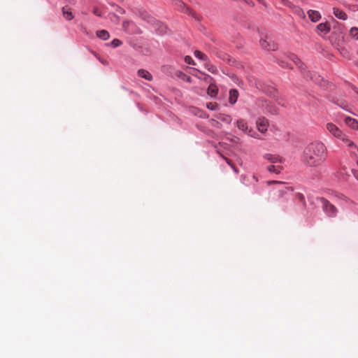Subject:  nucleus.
<instances>
[{"label": "nucleus", "mask_w": 358, "mask_h": 358, "mask_svg": "<svg viewBox=\"0 0 358 358\" xmlns=\"http://www.w3.org/2000/svg\"><path fill=\"white\" fill-rule=\"evenodd\" d=\"M218 92V88L215 85L210 84L208 88L207 93L211 97H215Z\"/></svg>", "instance_id": "obj_16"}, {"label": "nucleus", "mask_w": 358, "mask_h": 358, "mask_svg": "<svg viewBox=\"0 0 358 358\" xmlns=\"http://www.w3.org/2000/svg\"><path fill=\"white\" fill-rule=\"evenodd\" d=\"M267 169H268V171L269 172H273V173H280V171L282 170V166L271 165V166H268Z\"/></svg>", "instance_id": "obj_21"}, {"label": "nucleus", "mask_w": 358, "mask_h": 358, "mask_svg": "<svg viewBox=\"0 0 358 358\" xmlns=\"http://www.w3.org/2000/svg\"><path fill=\"white\" fill-rule=\"evenodd\" d=\"M267 184L268 185L271 184H275L276 185L275 190L279 198L282 197L285 194L287 193V192L292 191V188L289 187L286 183L283 182L269 180L267 182Z\"/></svg>", "instance_id": "obj_4"}, {"label": "nucleus", "mask_w": 358, "mask_h": 358, "mask_svg": "<svg viewBox=\"0 0 358 358\" xmlns=\"http://www.w3.org/2000/svg\"><path fill=\"white\" fill-rule=\"evenodd\" d=\"M187 81L189 82V83H191V78L190 77H187Z\"/></svg>", "instance_id": "obj_37"}, {"label": "nucleus", "mask_w": 358, "mask_h": 358, "mask_svg": "<svg viewBox=\"0 0 358 358\" xmlns=\"http://www.w3.org/2000/svg\"><path fill=\"white\" fill-rule=\"evenodd\" d=\"M206 68L208 69V71H210L212 73H217V68L210 64L209 62H207L205 64Z\"/></svg>", "instance_id": "obj_23"}, {"label": "nucleus", "mask_w": 358, "mask_h": 358, "mask_svg": "<svg viewBox=\"0 0 358 358\" xmlns=\"http://www.w3.org/2000/svg\"><path fill=\"white\" fill-rule=\"evenodd\" d=\"M308 17L311 20V21L315 22H317L321 17L320 13L317 10H310L308 12Z\"/></svg>", "instance_id": "obj_15"}, {"label": "nucleus", "mask_w": 358, "mask_h": 358, "mask_svg": "<svg viewBox=\"0 0 358 358\" xmlns=\"http://www.w3.org/2000/svg\"><path fill=\"white\" fill-rule=\"evenodd\" d=\"M318 200L321 202L323 211L328 217H334L337 215L336 208L326 199L321 197Z\"/></svg>", "instance_id": "obj_3"}, {"label": "nucleus", "mask_w": 358, "mask_h": 358, "mask_svg": "<svg viewBox=\"0 0 358 358\" xmlns=\"http://www.w3.org/2000/svg\"><path fill=\"white\" fill-rule=\"evenodd\" d=\"M268 122L265 118H260L257 121V127L261 133H265L267 131Z\"/></svg>", "instance_id": "obj_7"}, {"label": "nucleus", "mask_w": 358, "mask_h": 358, "mask_svg": "<svg viewBox=\"0 0 358 358\" xmlns=\"http://www.w3.org/2000/svg\"><path fill=\"white\" fill-rule=\"evenodd\" d=\"M93 13L96 15V16L101 17V12L99 10V8H94L93 10Z\"/></svg>", "instance_id": "obj_31"}, {"label": "nucleus", "mask_w": 358, "mask_h": 358, "mask_svg": "<svg viewBox=\"0 0 358 358\" xmlns=\"http://www.w3.org/2000/svg\"><path fill=\"white\" fill-rule=\"evenodd\" d=\"M231 167L233 169V170L236 173H238V169L234 166V165H231Z\"/></svg>", "instance_id": "obj_34"}, {"label": "nucleus", "mask_w": 358, "mask_h": 358, "mask_svg": "<svg viewBox=\"0 0 358 358\" xmlns=\"http://www.w3.org/2000/svg\"><path fill=\"white\" fill-rule=\"evenodd\" d=\"M317 29L320 34H326L329 31V27L327 23H320L317 26Z\"/></svg>", "instance_id": "obj_17"}, {"label": "nucleus", "mask_w": 358, "mask_h": 358, "mask_svg": "<svg viewBox=\"0 0 358 358\" xmlns=\"http://www.w3.org/2000/svg\"><path fill=\"white\" fill-rule=\"evenodd\" d=\"M194 56L196 58L203 60V61H206L208 59L207 56L204 53H203L202 52H201L199 50H196L194 52Z\"/></svg>", "instance_id": "obj_22"}, {"label": "nucleus", "mask_w": 358, "mask_h": 358, "mask_svg": "<svg viewBox=\"0 0 358 358\" xmlns=\"http://www.w3.org/2000/svg\"><path fill=\"white\" fill-rule=\"evenodd\" d=\"M138 76L149 81L152 80V76L151 73L145 69H139L138 71Z\"/></svg>", "instance_id": "obj_13"}, {"label": "nucleus", "mask_w": 358, "mask_h": 358, "mask_svg": "<svg viewBox=\"0 0 358 358\" xmlns=\"http://www.w3.org/2000/svg\"><path fill=\"white\" fill-rule=\"evenodd\" d=\"M224 160L227 162V163L230 166H231V165H234V164L231 163V162L229 159H227V158H226V157H224Z\"/></svg>", "instance_id": "obj_33"}, {"label": "nucleus", "mask_w": 358, "mask_h": 358, "mask_svg": "<svg viewBox=\"0 0 358 358\" xmlns=\"http://www.w3.org/2000/svg\"><path fill=\"white\" fill-rule=\"evenodd\" d=\"M328 150L321 141H313L303 149L301 161L307 166L316 168L323 164L327 158Z\"/></svg>", "instance_id": "obj_1"}, {"label": "nucleus", "mask_w": 358, "mask_h": 358, "mask_svg": "<svg viewBox=\"0 0 358 358\" xmlns=\"http://www.w3.org/2000/svg\"><path fill=\"white\" fill-rule=\"evenodd\" d=\"M350 35L355 38L358 39V28L357 27H352L350 30Z\"/></svg>", "instance_id": "obj_24"}, {"label": "nucleus", "mask_w": 358, "mask_h": 358, "mask_svg": "<svg viewBox=\"0 0 358 358\" xmlns=\"http://www.w3.org/2000/svg\"><path fill=\"white\" fill-rule=\"evenodd\" d=\"M357 165H358V160H357Z\"/></svg>", "instance_id": "obj_39"}, {"label": "nucleus", "mask_w": 358, "mask_h": 358, "mask_svg": "<svg viewBox=\"0 0 358 358\" xmlns=\"http://www.w3.org/2000/svg\"><path fill=\"white\" fill-rule=\"evenodd\" d=\"M92 52V54H93L96 57H97V58H98V59H99V60L102 64H106V62L105 60H103V59H101L99 57H98V55H96V52Z\"/></svg>", "instance_id": "obj_32"}, {"label": "nucleus", "mask_w": 358, "mask_h": 358, "mask_svg": "<svg viewBox=\"0 0 358 358\" xmlns=\"http://www.w3.org/2000/svg\"><path fill=\"white\" fill-rule=\"evenodd\" d=\"M260 3L264 4V0H257Z\"/></svg>", "instance_id": "obj_36"}, {"label": "nucleus", "mask_w": 358, "mask_h": 358, "mask_svg": "<svg viewBox=\"0 0 358 358\" xmlns=\"http://www.w3.org/2000/svg\"><path fill=\"white\" fill-rule=\"evenodd\" d=\"M263 157L271 163H282L283 159L277 155L270 153L265 154Z\"/></svg>", "instance_id": "obj_8"}, {"label": "nucleus", "mask_w": 358, "mask_h": 358, "mask_svg": "<svg viewBox=\"0 0 358 358\" xmlns=\"http://www.w3.org/2000/svg\"><path fill=\"white\" fill-rule=\"evenodd\" d=\"M327 130L334 137L341 139L345 142L349 147L354 146L353 142L350 141L347 136L344 134L342 131L334 124L329 122L326 124Z\"/></svg>", "instance_id": "obj_2"}, {"label": "nucleus", "mask_w": 358, "mask_h": 358, "mask_svg": "<svg viewBox=\"0 0 358 358\" xmlns=\"http://www.w3.org/2000/svg\"><path fill=\"white\" fill-rule=\"evenodd\" d=\"M185 62L187 64H193V65H194V64H195V63H194V62L193 59H192L190 56H186V57H185Z\"/></svg>", "instance_id": "obj_29"}, {"label": "nucleus", "mask_w": 358, "mask_h": 358, "mask_svg": "<svg viewBox=\"0 0 358 358\" xmlns=\"http://www.w3.org/2000/svg\"><path fill=\"white\" fill-rule=\"evenodd\" d=\"M238 92L236 89H232L229 91V102L234 105L236 103L238 97Z\"/></svg>", "instance_id": "obj_10"}, {"label": "nucleus", "mask_w": 358, "mask_h": 358, "mask_svg": "<svg viewBox=\"0 0 358 358\" xmlns=\"http://www.w3.org/2000/svg\"><path fill=\"white\" fill-rule=\"evenodd\" d=\"M252 178H253V179H255L256 181H257V180H257V177H256L255 176H253V177H252Z\"/></svg>", "instance_id": "obj_38"}, {"label": "nucleus", "mask_w": 358, "mask_h": 358, "mask_svg": "<svg viewBox=\"0 0 358 358\" xmlns=\"http://www.w3.org/2000/svg\"><path fill=\"white\" fill-rule=\"evenodd\" d=\"M236 125L239 129L242 130L244 132L248 133L250 136H252V134H250L251 132V131L248 130L247 123L243 120H238L236 122Z\"/></svg>", "instance_id": "obj_12"}, {"label": "nucleus", "mask_w": 358, "mask_h": 358, "mask_svg": "<svg viewBox=\"0 0 358 358\" xmlns=\"http://www.w3.org/2000/svg\"><path fill=\"white\" fill-rule=\"evenodd\" d=\"M207 108L211 110H216L218 108V105L215 102H210L207 103Z\"/></svg>", "instance_id": "obj_27"}, {"label": "nucleus", "mask_w": 358, "mask_h": 358, "mask_svg": "<svg viewBox=\"0 0 358 358\" xmlns=\"http://www.w3.org/2000/svg\"><path fill=\"white\" fill-rule=\"evenodd\" d=\"M122 44V41L119 39H113L111 42H110V45L113 48H117V47H119Z\"/></svg>", "instance_id": "obj_26"}, {"label": "nucleus", "mask_w": 358, "mask_h": 358, "mask_svg": "<svg viewBox=\"0 0 358 358\" xmlns=\"http://www.w3.org/2000/svg\"><path fill=\"white\" fill-rule=\"evenodd\" d=\"M63 15L67 20H71L73 18V15L69 8H63Z\"/></svg>", "instance_id": "obj_19"}, {"label": "nucleus", "mask_w": 358, "mask_h": 358, "mask_svg": "<svg viewBox=\"0 0 358 358\" xmlns=\"http://www.w3.org/2000/svg\"><path fill=\"white\" fill-rule=\"evenodd\" d=\"M345 124L353 129H358V120L348 117L345 119Z\"/></svg>", "instance_id": "obj_11"}, {"label": "nucleus", "mask_w": 358, "mask_h": 358, "mask_svg": "<svg viewBox=\"0 0 358 358\" xmlns=\"http://www.w3.org/2000/svg\"><path fill=\"white\" fill-rule=\"evenodd\" d=\"M293 61L299 66V69H303V64L300 61L299 58L294 57Z\"/></svg>", "instance_id": "obj_28"}, {"label": "nucleus", "mask_w": 358, "mask_h": 358, "mask_svg": "<svg viewBox=\"0 0 358 358\" xmlns=\"http://www.w3.org/2000/svg\"><path fill=\"white\" fill-rule=\"evenodd\" d=\"M259 44L261 47L266 50L268 51H273L278 48V45L273 39L266 36L264 38H261L259 41Z\"/></svg>", "instance_id": "obj_5"}, {"label": "nucleus", "mask_w": 358, "mask_h": 358, "mask_svg": "<svg viewBox=\"0 0 358 358\" xmlns=\"http://www.w3.org/2000/svg\"><path fill=\"white\" fill-rule=\"evenodd\" d=\"M123 29L129 34H138L140 32L138 28L134 24L132 21H124L122 22Z\"/></svg>", "instance_id": "obj_6"}, {"label": "nucleus", "mask_w": 358, "mask_h": 358, "mask_svg": "<svg viewBox=\"0 0 358 358\" xmlns=\"http://www.w3.org/2000/svg\"><path fill=\"white\" fill-rule=\"evenodd\" d=\"M172 3H174L176 6H178L182 10L187 12V13H191V9L188 8L182 1L180 0H171Z\"/></svg>", "instance_id": "obj_14"}, {"label": "nucleus", "mask_w": 358, "mask_h": 358, "mask_svg": "<svg viewBox=\"0 0 358 358\" xmlns=\"http://www.w3.org/2000/svg\"><path fill=\"white\" fill-rule=\"evenodd\" d=\"M210 122H211V125L213 127H216L217 128H220L221 127V124L218 121H216L213 119H212L210 120Z\"/></svg>", "instance_id": "obj_30"}, {"label": "nucleus", "mask_w": 358, "mask_h": 358, "mask_svg": "<svg viewBox=\"0 0 358 358\" xmlns=\"http://www.w3.org/2000/svg\"><path fill=\"white\" fill-rule=\"evenodd\" d=\"M354 176L356 178V179L358 180V172H355Z\"/></svg>", "instance_id": "obj_35"}, {"label": "nucleus", "mask_w": 358, "mask_h": 358, "mask_svg": "<svg viewBox=\"0 0 358 358\" xmlns=\"http://www.w3.org/2000/svg\"><path fill=\"white\" fill-rule=\"evenodd\" d=\"M96 36L102 40H107L110 37L109 33L104 29L96 31Z\"/></svg>", "instance_id": "obj_18"}, {"label": "nucleus", "mask_w": 358, "mask_h": 358, "mask_svg": "<svg viewBox=\"0 0 358 358\" xmlns=\"http://www.w3.org/2000/svg\"><path fill=\"white\" fill-rule=\"evenodd\" d=\"M216 117L222 121V122H225L227 123H231V117L229 116V115H224V114H222V113H220L218 115H216Z\"/></svg>", "instance_id": "obj_20"}, {"label": "nucleus", "mask_w": 358, "mask_h": 358, "mask_svg": "<svg viewBox=\"0 0 358 358\" xmlns=\"http://www.w3.org/2000/svg\"><path fill=\"white\" fill-rule=\"evenodd\" d=\"M333 13L335 15V17L339 20H346L348 19V15L346 14V13L338 8H334Z\"/></svg>", "instance_id": "obj_9"}, {"label": "nucleus", "mask_w": 358, "mask_h": 358, "mask_svg": "<svg viewBox=\"0 0 358 358\" xmlns=\"http://www.w3.org/2000/svg\"><path fill=\"white\" fill-rule=\"evenodd\" d=\"M296 199L301 202L303 206H306V200L304 196L301 193H297L295 196Z\"/></svg>", "instance_id": "obj_25"}]
</instances>
